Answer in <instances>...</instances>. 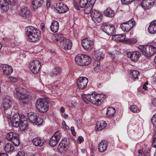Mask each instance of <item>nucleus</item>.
Here are the masks:
<instances>
[{
  "label": "nucleus",
  "instance_id": "nucleus-1",
  "mask_svg": "<svg viewBox=\"0 0 156 156\" xmlns=\"http://www.w3.org/2000/svg\"><path fill=\"white\" fill-rule=\"evenodd\" d=\"M27 92L25 89L19 87L14 89L13 94L14 97L19 100L22 105H25L29 102L30 101Z\"/></svg>",
  "mask_w": 156,
  "mask_h": 156
},
{
  "label": "nucleus",
  "instance_id": "nucleus-2",
  "mask_svg": "<svg viewBox=\"0 0 156 156\" xmlns=\"http://www.w3.org/2000/svg\"><path fill=\"white\" fill-rule=\"evenodd\" d=\"M97 96H98L97 95V94L94 92L91 94H88L82 95V98L85 103H88L90 102L98 106L101 105V101L99 98H98Z\"/></svg>",
  "mask_w": 156,
  "mask_h": 156
},
{
  "label": "nucleus",
  "instance_id": "nucleus-3",
  "mask_svg": "<svg viewBox=\"0 0 156 156\" xmlns=\"http://www.w3.org/2000/svg\"><path fill=\"white\" fill-rule=\"evenodd\" d=\"M138 49L147 58H150L156 53V47L153 45H140Z\"/></svg>",
  "mask_w": 156,
  "mask_h": 156
},
{
  "label": "nucleus",
  "instance_id": "nucleus-4",
  "mask_svg": "<svg viewBox=\"0 0 156 156\" xmlns=\"http://www.w3.org/2000/svg\"><path fill=\"white\" fill-rule=\"evenodd\" d=\"M49 104V100L48 98H40L37 100L36 107L39 112L44 113L48 109Z\"/></svg>",
  "mask_w": 156,
  "mask_h": 156
},
{
  "label": "nucleus",
  "instance_id": "nucleus-5",
  "mask_svg": "<svg viewBox=\"0 0 156 156\" xmlns=\"http://www.w3.org/2000/svg\"><path fill=\"white\" fill-rule=\"evenodd\" d=\"M76 63L80 66H87L91 62V58L88 56L84 54H79L75 58Z\"/></svg>",
  "mask_w": 156,
  "mask_h": 156
},
{
  "label": "nucleus",
  "instance_id": "nucleus-6",
  "mask_svg": "<svg viewBox=\"0 0 156 156\" xmlns=\"http://www.w3.org/2000/svg\"><path fill=\"white\" fill-rule=\"evenodd\" d=\"M29 120L30 122L37 125H41L43 120L41 117L33 112H30L27 115Z\"/></svg>",
  "mask_w": 156,
  "mask_h": 156
},
{
  "label": "nucleus",
  "instance_id": "nucleus-7",
  "mask_svg": "<svg viewBox=\"0 0 156 156\" xmlns=\"http://www.w3.org/2000/svg\"><path fill=\"white\" fill-rule=\"evenodd\" d=\"M101 28L102 30L108 35H112L115 31V27L113 25L106 23L102 25Z\"/></svg>",
  "mask_w": 156,
  "mask_h": 156
},
{
  "label": "nucleus",
  "instance_id": "nucleus-8",
  "mask_svg": "<svg viewBox=\"0 0 156 156\" xmlns=\"http://www.w3.org/2000/svg\"><path fill=\"white\" fill-rule=\"evenodd\" d=\"M41 66V62L37 59L32 61L30 63V69L34 73H38Z\"/></svg>",
  "mask_w": 156,
  "mask_h": 156
},
{
  "label": "nucleus",
  "instance_id": "nucleus-9",
  "mask_svg": "<svg viewBox=\"0 0 156 156\" xmlns=\"http://www.w3.org/2000/svg\"><path fill=\"white\" fill-rule=\"evenodd\" d=\"M61 137V133L60 131L56 132L51 138L49 142V144L51 147L55 146L59 141Z\"/></svg>",
  "mask_w": 156,
  "mask_h": 156
},
{
  "label": "nucleus",
  "instance_id": "nucleus-10",
  "mask_svg": "<svg viewBox=\"0 0 156 156\" xmlns=\"http://www.w3.org/2000/svg\"><path fill=\"white\" fill-rule=\"evenodd\" d=\"M11 98L9 96H6L3 98V106L4 112L5 115H9L8 112L9 111V108L11 106Z\"/></svg>",
  "mask_w": 156,
  "mask_h": 156
},
{
  "label": "nucleus",
  "instance_id": "nucleus-11",
  "mask_svg": "<svg viewBox=\"0 0 156 156\" xmlns=\"http://www.w3.org/2000/svg\"><path fill=\"white\" fill-rule=\"evenodd\" d=\"M102 16L101 14L98 11L93 9L91 11V17L95 23H100L101 20Z\"/></svg>",
  "mask_w": 156,
  "mask_h": 156
},
{
  "label": "nucleus",
  "instance_id": "nucleus-12",
  "mask_svg": "<svg viewBox=\"0 0 156 156\" xmlns=\"http://www.w3.org/2000/svg\"><path fill=\"white\" fill-rule=\"evenodd\" d=\"M18 14L19 15L25 19H28L31 16V13L27 7L24 6L20 8Z\"/></svg>",
  "mask_w": 156,
  "mask_h": 156
},
{
  "label": "nucleus",
  "instance_id": "nucleus-13",
  "mask_svg": "<svg viewBox=\"0 0 156 156\" xmlns=\"http://www.w3.org/2000/svg\"><path fill=\"white\" fill-rule=\"evenodd\" d=\"M88 81V79L86 77H79L77 81L78 87L80 89H84L86 87Z\"/></svg>",
  "mask_w": 156,
  "mask_h": 156
},
{
  "label": "nucleus",
  "instance_id": "nucleus-14",
  "mask_svg": "<svg viewBox=\"0 0 156 156\" xmlns=\"http://www.w3.org/2000/svg\"><path fill=\"white\" fill-rule=\"evenodd\" d=\"M93 43L92 40L88 38H86L82 41L81 45L85 50H89L92 48Z\"/></svg>",
  "mask_w": 156,
  "mask_h": 156
},
{
  "label": "nucleus",
  "instance_id": "nucleus-15",
  "mask_svg": "<svg viewBox=\"0 0 156 156\" xmlns=\"http://www.w3.org/2000/svg\"><path fill=\"white\" fill-rule=\"evenodd\" d=\"M55 7L59 13H64L69 10L68 7L65 4L60 3L56 4Z\"/></svg>",
  "mask_w": 156,
  "mask_h": 156
},
{
  "label": "nucleus",
  "instance_id": "nucleus-16",
  "mask_svg": "<svg viewBox=\"0 0 156 156\" xmlns=\"http://www.w3.org/2000/svg\"><path fill=\"white\" fill-rule=\"evenodd\" d=\"M155 0H143L141 3L140 5L145 9L151 8L154 4Z\"/></svg>",
  "mask_w": 156,
  "mask_h": 156
},
{
  "label": "nucleus",
  "instance_id": "nucleus-17",
  "mask_svg": "<svg viewBox=\"0 0 156 156\" xmlns=\"http://www.w3.org/2000/svg\"><path fill=\"white\" fill-rule=\"evenodd\" d=\"M1 67L2 68L3 73L5 75H10L12 73L13 71L12 67L7 64L2 65Z\"/></svg>",
  "mask_w": 156,
  "mask_h": 156
},
{
  "label": "nucleus",
  "instance_id": "nucleus-18",
  "mask_svg": "<svg viewBox=\"0 0 156 156\" xmlns=\"http://www.w3.org/2000/svg\"><path fill=\"white\" fill-rule=\"evenodd\" d=\"M10 0H0V6L4 11H6L11 5Z\"/></svg>",
  "mask_w": 156,
  "mask_h": 156
},
{
  "label": "nucleus",
  "instance_id": "nucleus-19",
  "mask_svg": "<svg viewBox=\"0 0 156 156\" xmlns=\"http://www.w3.org/2000/svg\"><path fill=\"white\" fill-rule=\"evenodd\" d=\"M88 0H80L79 3L80 6L78 3L76 2H74V4L75 8L77 10H80V7L82 8H84L88 5Z\"/></svg>",
  "mask_w": 156,
  "mask_h": 156
},
{
  "label": "nucleus",
  "instance_id": "nucleus-20",
  "mask_svg": "<svg viewBox=\"0 0 156 156\" xmlns=\"http://www.w3.org/2000/svg\"><path fill=\"white\" fill-rule=\"evenodd\" d=\"M62 48L65 50L70 49L72 47V43L69 39H65L61 43Z\"/></svg>",
  "mask_w": 156,
  "mask_h": 156
},
{
  "label": "nucleus",
  "instance_id": "nucleus-21",
  "mask_svg": "<svg viewBox=\"0 0 156 156\" xmlns=\"http://www.w3.org/2000/svg\"><path fill=\"white\" fill-rule=\"evenodd\" d=\"M46 142L45 140L40 137H37L34 138L33 141V144L36 146L41 147Z\"/></svg>",
  "mask_w": 156,
  "mask_h": 156
},
{
  "label": "nucleus",
  "instance_id": "nucleus-22",
  "mask_svg": "<svg viewBox=\"0 0 156 156\" xmlns=\"http://www.w3.org/2000/svg\"><path fill=\"white\" fill-rule=\"evenodd\" d=\"M148 30L151 34L156 33V20L152 21L148 27Z\"/></svg>",
  "mask_w": 156,
  "mask_h": 156
},
{
  "label": "nucleus",
  "instance_id": "nucleus-23",
  "mask_svg": "<svg viewBox=\"0 0 156 156\" xmlns=\"http://www.w3.org/2000/svg\"><path fill=\"white\" fill-rule=\"evenodd\" d=\"M125 38L126 36L124 34L113 35L112 37V38L113 40L120 42L124 41Z\"/></svg>",
  "mask_w": 156,
  "mask_h": 156
},
{
  "label": "nucleus",
  "instance_id": "nucleus-24",
  "mask_svg": "<svg viewBox=\"0 0 156 156\" xmlns=\"http://www.w3.org/2000/svg\"><path fill=\"white\" fill-rule=\"evenodd\" d=\"M108 143L105 141H102L99 144L98 149L101 152H104L107 149Z\"/></svg>",
  "mask_w": 156,
  "mask_h": 156
},
{
  "label": "nucleus",
  "instance_id": "nucleus-25",
  "mask_svg": "<svg viewBox=\"0 0 156 156\" xmlns=\"http://www.w3.org/2000/svg\"><path fill=\"white\" fill-rule=\"evenodd\" d=\"M58 23L56 21L54 20L53 21L50 27L51 31L54 33H56L58 31Z\"/></svg>",
  "mask_w": 156,
  "mask_h": 156
},
{
  "label": "nucleus",
  "instance_id": "nucleus-26",
  "mask_svg": "<svg viewBox=\"0 0 156 156\" xmlns=\"http://www.w3.org/2000/svg\"><path fill=\"white\" fill-rule=\"evenodd\" d=\"M105 16L109 17H112L114 15V12L110 8H107L104 12Z\"/></svg>",
  "mask_w": 156,
  "mask_h": 156
},
{
  "label": "nucleus",
  "instance_id": "nucleus-27",
  "mask_svg": "<svg viewBox=\"0 0 156 156\" xmlns=\"http://www.w3.org/2000/svg\"><path fill=\"white\" fill-rule=\"evenodd\" d=\"M44 0H33L32 2L33 8L34 10L40 6L43 3Z\"/></svg>",
  "mask_w": 156,
  "mask_h": 156
},
{
  "label": "nucleus",
  "instance_id": "nucleus-28",
  "mask_svg": "<svg viewBox=\"0 0 156 156\" xmlns=\"http://www.w3.org/2000/svg\"><path fill=\"white\" fill-rule=\"evenodd\" d=\"M61 72V69L60 67H58L53 69L51 72L50 76L52 77H55L56 76L59 75Z\"/></svg>",
  "mask_w": 156,
  "mask_h": 156
},
{
  "label": "nucleus",
  "instance_id": "nucleus-29",
  "mask_svg": "<svg viewBox=\"0 0 156 156\" xmlns=\"http://www.w3.org/2000/svg\"><path fill=\"white\" fill-rule=\"evenodd\" d=\"M127 57L135 62L136 61V52H129L127 54Z\"/></svg>",
  "mask_w": 156,
  "mask_h": 156
},
{
  "label": "nucleus",
  "instance_id": "nucleus-30",
  "mask_svg": "<svg viewBox=\"0 0 156 156\" xmlns=\"http://www.w3.org/2000/svg\"><path fill=\"white\" fill-rule=\"evenodd\" d=\"M125 25L127 26V28L129 31L135 25V22L133 19H131L129 20L124 23Z\"/></svg>",
  "mask_w": 156,
  "mask_h": 156
},
{
  "label": "nucleus",
  "instance_id": "nucleus-31",
  "mask_svg": "<svg viewBox=\"0 0 156 156\" xmlns=\"http://www.w3.org/2000/svg\"><path fill=\"white\" fill-rule=\"evenodd\" d=\"M27 121L25 120L24 119L23 120L21 119V121L20 124V129L22 131L25 130L27 127Z\"/></svg>",
  "mask_w": 156,
  "mask_h": 156
},
{
  "label": "nucleus",
  "instance_id": "nucleus-32",
  "mask_svg": "<svg viewBox=\"0 0 156 156\" xmlns=\"http://www.w3.org/2000/svg\"><path fill=\"white\" fill-rule=\"evenodd\" d=\"M34 35L31 41L33 42H36L39 41L41 38L40 36V31L38 30L34 32Z\"/></svg>",
  "mask_w": 156,
  "mask_h": 156
},
{
  "label": "nucleus",
  "instance_id": "nucleus-33",
  "mask_svg": "<svg viewBox=\"0 0 156 156\" xmlns=\"http://www.w3.org/2000/svg\"><path fill=\"white\" fill-rule=\"evenodd\" d=\"M14 149L13 146L12 144L9 143H7L5 146L4 150L7 152L12 151Z\"/></svg>",
  "mask_w": 156,
  "mask_h": 156
},
{
  "label": "nucleus",
  "instance_id": "nucleus-34",
  "mask_svg": "<svg viewBox=\"0 0 156 156\" xmlns=\"http://www.w3.org/2000/svg\"><path fill=\"white\" fill-rule=\"evenodd\" d=\"M106 123L105 121H102L100 122H98L97 123V129L98 130H101L106 126Z\"/></svg>",
  "mask_w": 156,
  "mask_h": 156
},
{
  "label": "nucleus",
  "instance_id": "nucleus-35",
  "mask_svg": "<svg viewBox=\"0 0 156 156\" xmlns=\"http://www.w3.org/2000/svg\"><path fill=\"white\" fill-rule=\"evenodd\" d=\"M115 112V109L113 107H109L107 109L106 114L108 116H113Z\"/></svg>",
  "mask_w": 156,
  "mask_h": 156
},
{
  "label": "nucleus",
  "instance_id": "nucleus-36",
  "mask_svg": "<svg viewBox=\"0 0 156 156\" xmlns=\"http://www.w3.org/2000/svg\"><path fill=\"white\" fill-rule=\"evenodd\" d=\"M65 39L64 38L63 36L61 34H57L55 36L54 40V41L58 42L59 41L61 43L62 42H63Z\"/></svg>",
  "mask_w": 156,
  "mask_h": 156
},
{
  "label": "nucleus",
  "instance_id": "nucleus-37",
  "mask_svg": "<svg viewBox=\"0 0 156 156\" xmlns=\"http://www.w3.org/2000/svg\"><path fill=\"white\" fill-rule=\"evenodd\" d=\"M26 34H27L32 32L34 33L35 32L38 30H37V28H35L32 26H29L26 27Z\"/></svg>",
  "mask_w": 156,
  "mask_h": 156
},
{
  "label": "nucleus",
  "instance_id": "nucleus-38",
  "mask_svg": "<svg viewBox=\"0 0 156 156\" xmlns=\"http://www.w3.org/2000/svg\"><path fill=\"white\" fill-rule=\"evenodd\" d=\"M17 134L12 132H9L6 135V138L9 140H11L13 138L17 136Z\"/></svg>",
  "mask_w": 156,
  "mask_h": 156
},
{
  "label": "nucleus",
  "instance_id": "nucleus-39",
  "mask_svg": "<svg viewBox=\"0 0 156 156\" xmlns=\"http://www.w3.org/2000/svg\"><path fill=\"white\" fill-rule=\"evenodd\" d=\"M20 121H18L17 120H12V121H11V122L9 121V123L12 126H13L14 127L17 128L19 126L20 122Z\"/></svg>",
  "mask_w": 156,
  "mask_h": 156
},
{
  "label": "nucleus",
  "instance_id": "nucleus-40",
  "mask_svg": "<svg viewBox=\"0 0 156 156\" xmlns=\"http://www.w3.org/2000/svg\"><path fill=\"white\" fill-rule=\"evenodd\" d=\"M94 58L95 59V60L97 61L98 62L99 60L102 59L103 58L102 54L101 52L95 53L94 55Z\"/></svg>",
  "mask_w": 156,
  "mask_h": 156
},
{
  "label": "nucleus",
  "instance_id": "nucleus-41",
  "mask_svg": "<svg viewBox=\"0 0 156 156\" xmlns=\"http://www.w3.org/2000/svg\"><path fill=\"white\" fill-rule=\"evenodd\" d=\"M11 141L12 143L16 146H18L20 144V142L18 136L13 138Z\"/></svg>",
  "mask_w": 156,
  "mask_h": 156
},
{
  "label": "nucleus",
  "instance_id": "nucleus-42",
  "mask_svg": "<svg viewBox=\"0 0 156 156\" xmlns=\"http://www.w3.org/2000/svg\"><path fill=\"white\" fill-rule=\"evenodd\" d=\"M66 146L62 141L59 143L58 147V150L60 152H62L63 150L66 148Z\"/></svg>",
  "mask_w": 156,
  "mask_h": 156
},
{
  "label": "nucleus",
  "instance_id": "nucleus-43",
  "mask_svg": "<svg viewBox=\"0 0 156 156\" xmlns=\"http://www.w3.org/2000/svg\"><path fill=\"white\" fill-rule=\"evenodd\" d=\"M129 73L131 75L132 77V79L133 80L135 81L136 78V71L134 70H130Z\"/></svg>",
  "mask_w": 156,
  "mask_h": 156
},
{
  "label": "nucleus",
  "instance_id": "nucleus-44",
  "mask_svg": "<svg viewBox=\"0 0 156 156\" xmlns=\"http://www.w3.org/2000/svg\"><path fill=\"white\" fill-rule=\"evenodd\" d=\"M93 7L89 5V6L88 5H87L85 8L84 9V12L86 14H89L90 12H91V10L92 9V8Z\"/></svg>",
  "mask_w": 156,
  "mask_h": 156
},
{
  "label": "nucleus",
  "instance_id": "nucleus-45",
  "mask_svg": "<svg viewBox=\"0 0 156 156\" xmlns=\"http://www.w3.org/2000/svg\"><path fill=\"white\" fill-rule=\"evenodd\" d=\"M21 119H22V118H20V115L18 113H16L13 116L12 120H15L18 121H21Z\"/></svg>",
  "mask_w": 156,
  "mask_h": 156
},
{
  "label": "nucleus",
  "instance_id": "nucleus-46",
  "mask_svg": "<svg viewBox=\"0 0 156 156\" xmlns=\"http://www.w3.org/2000/svg\"><path fill=\"white\" fill-rule=\"evenodd\" d=\"M120 27L123 31L125 32H127L129 31L128 29L127 28V26L125 25V23H122L120 25Z\"/></svg>",
  "mask_w": 156,
  "mask_h": 156
},
{
  "label": "nucleus",
  "instance_id": "nucleus-47",
  "mask_svg": "<svg viewBox=\"0 0 156 156\" xmlns=\"http://www.w3.org/2000/svg\"><path fill=\"white\" fill-rule=\"evenodd\" d=\"M152 146L153 147H156V131L155 132L153 136Z\"/></svg>",
  "mask_w": 156,
  "mask_h": 156
},
{
  "label": "nucleus",
  "instance_id": "nucleus-48",
  "mask_svg": "<svg viewBox=\"0 0 156 156\" xmlns=\"http://www.w3.org/2000/svg\"><path fill=\"white\" fill-rule=\"evenodd\" d=\"M151 122L153 126L156 127V114L154 115L151 119Z\"/></svg>",
  "mask_w": 156,
  "mask_h": 156
},
{
  "label": "nucleus",
  "instance_id": "nucleus-49",
  "mask_svg": "<svg viewBox=\"0 0 156 156\" xmlns=\"http://www.w3.org/2000/svg\"><path fill=\"white\" fill-rule=\"evenodd\" d=\"M62 142H63L65 145L66 147L68 145L69 143V139L68 138H64L62 140Z\"/></svg>",
  "mask_w": 156,
  "mask_h": 156
},
{
  "label": "nucleus",
  "instance_id": "nucleus-50",
  "mask_svg": "<svg viewBox=\"0 0 156 156\" xmlns=\"http://www.w3.org/2000/svg\"><path fill=\"white\" fill-rule=\"evenodd\" d=\"M130 109L132 112L135 113L136 112V106L134 105H131L130 107Z\"/></svg>",
  "mask_w": 156,
  "mask_h": 156
},
{
  "label": "nucleus",
  "instance_id": "nucleus-51",
  "mask_svg": "<svg viewBox=\"0 0 156 156\" xmlns=\"http://www.w3.org/2000/svg\"><path fill=\"white\" fill-rule=\"evenodd\" d=\"M122 4L127 5L130 4L132 0H121Z\"/></svg>",
  "mask_w": 156,
  "mask_h": 156
},
{
  "label": "nucleus",
  "instance_id": "nucleus-52",
  "mask_svg": "<svg viewBox=\"0 0 156 156\" xmlns=\"http://www.w3.org/2000/svg\"><path fill=\"white\" fill-rule=\"evenodd\" d=\"M96 1V0H89V2H88V5L89 6L90 5L93 7Z\"/></svg>",
  "mask_w": 156,
  "mask_h": 156
},
{
  "label": "nucleus",
  "instance_id": "nucleus-53",
  "mask_svg": "<svg viewBox=\"0 0 156 156\" xmlns=\"http://www.w3.org/2000/svg\"><path fill=\"white\" fill-rule=\"evenodd\" d=\"M97 95L98 96H97L98 98L99 97L101 99L102 98L104 99L106 97V95L103 94H97Z\"/></svg>",
  "mask_w": 156,
  "mask_h": 156
},
{
  "label": "nucleus",
  "instance_id": "nucleus-54",
  "mask_svg": "<svg viewBox=\"0 0 156 156\" xmlns=\"http://www.w3.org/2000/svg\"><path fill=\"white\" fill-rule=\"evenodd\" d=\"M77 127L78 128H80L82 126V120L81 119H78L77 121Z\"/></svg>",
  "mask_w": 156,
  "mask_h": 156
},
{
  "label": "nucleus",
  "instance_id": "nucleus-55",
  "mask_svg": "<svg viewBox=\"0 0 156 156\" xmlns=\"http://www.w3.org/2000/svg\"><path fill=\"white\" fill-rule=\"evenodd\" d=\"M9 79L10 81L14 82H16L17 81V78L11 76L9 77Z\"/></svg>",
  "mask_w": 156,
  "mask_h": 156
},
{
  "label": "nucleus",
  "instance_id": "nucleus-56",
  "mask_svg": "<svg viewBox=\"0 0 156 156\" xmlns=\"http://www.w3.org/2000/svg\"><path fill=\"white\" fill-rule=\"evenodd\" d=\"M16 156H25V153L23 151H20L18 152Z\"/></svg>",
  "mask_w": 156,
  "mask_h": 156
},
{
  "label": "nucleus",
  "instance_id": "nucleus-57",
  "mask_svg": "<svg viewBox=\"0 0 156 156\" xmlns=\"http://www.w3.org/2000/svg\"><path fill=\"white\" fill-rule=\"evenodd\" d=\"M139 155L138 156H145L144 154L143 153V151L141 149H139L138 151Z\"/></svg>",
  "mask_w": 156,
  "mask_h": 156
},
{
  "label": "nucleus",
  "instance_id": "nucleus-58",
  "mask_svg": "<svg viewBox=\"0 0 156 156\" xmlns=\"http://www.w3.org/2000/svg\"><path fill=\"white\" fill-rule=\"evenodd\" d=\"M71 130L73 136H75L76 135V133L75 131L74 128L73 126H72L71 128Z\"/></svg>",
  "mask_w": 156,
  "mask_h": 156
},
{
  "label": "nucleus",
  "instance_id": "nucleus-59",
  "mask_svg": "<svg viewBox=\"0 0 156 156\" xmlns=\"http://www.w3.org/2000/svg\"><path fill=\"white\" fill-rule=\"evenodd\" d=\"M83 139L81 136H79L78 140V142L79 144H80L83 141Z\"/></svg>",
  "mask_w": 156,
  "mask_h": 156
},
{
  "label": "nucleus",
  "instance_id": "nucleus-60",
  "mask_svg": "<svg viewBox=\"0 0 156 156\" xmlns=\"http://www.w3.org/2000/svg\"><path fill=\"white\" fill-rule=\"evenodd\" d=\"M34 33H30L29 34H27V35L28 36V37H29V39H30V41H31L32 39V37H33V36L34 35Z\"/></svg>",
  "mask_w": 156,
  "mask_h": 156
},
{
  "label": "nucleus",
  "instance_id": "nucleus-61",
  "mask_svg": "<svg viewBox=\"0 0 156 156\" xmlns=\"http://www.w3.org/2000/svg\"><path fill=\"white\" fill-rule=\"evenodd\" d=\"M152 103L154 106H156V99H154L152 101Z\"/></svg>",
  "mask_w": 156,
  "mask_h": 156
},
{
  "label": "nucleus",
  "instance_id": "nucleus-62",
  "mask_svg": "<svg viewBox=\"0 0 156 156\" xmlns=\"http://www.w3.org/2000/svg\"><path fill=\"white\" fill-rule=\"evenodd\" d=\"M0 156H8V155L6 153H0Z\"/></svg>",
  "mask_w": 156,
  "mask_h": 156
},
{
  "label": "nucleus",
  "instance_id": "nucleus-63",
  "mask_svg": "<svg viewBox=\"0 0 156 156\" xmlns=\"http://www.w3.org/2000/svg\"><path fill=\"white\" fill-rule=\"evenodd\" d=\"M60 112L62 113H63L65 112V109L64 107H62L60 110Z\"/></svg>",
  "mask_w": 156,
  "mask_h": 156
},
{
  "label": "nucleus",
  "instance_id": "nucleus-64",
  "mask_svg": "<svg viewBox=\"0 0 156 156\" xmlns=\"http://www.w3.org/2000/svg\"><path fill=\"white\" fill-rule=\"evenodd\" d=\"M45 24L44 23H41V27L42 30L44 28Z\"/></svg>",
  "mask_w": 156,
  "mask_h": 156
}]
</instances>
